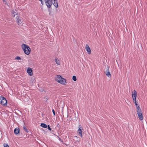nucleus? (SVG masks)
I'll use <instances>...</instances> for the list:
<instances>
[{
    "instance_id": "nucleus-1",
    "label": "nucleus",
    "mask_w": 147,
    "mask_h": 147,
    "mask_svg": "<svg viewBox=\"0 0 147 147\" xmlns=\"http://www.w3.org/2000/svg\"><path fill=\"white\" fill-rule=\"evenodd\" d=\"M55 82L63 85H65L67 83L66 79L60 75H57L54 78Z\"/></svg>"
},
{
    "instance_id": "nucleus-2",
    "label": "nucleus",
    "mask_w": 147,
    "mask_h": 147,
    "mask_svg": "<svg viewBox=\"0 0 147 147\" xmlns=\"http://www.w3.org/2000/svg\"><path fill=\"white\" fill-rule=\"evenodd\" d=\"M45 3L46 5L49 8L51 7L52 4L56 8L58 7V3L57 0H47Z\"/></svg>"
},
{
    "instance_id": "nucleus-3",
    "label": "nucleus",
    "mask_w": 147,
    "mask_h": 147,
    "mask_svg": "<svg viewBox=\"0 0 147 147\" xmlns=\"http://www.w3.org/2000/svg\"><path fill=\"white\" fill-rule=\"evenodd\" d=\"M21 46L24 53L27 55H29L30 53L31 49L29 46L26 44H23Z\"/></svg>"
},
{
    "instance_id": "nucleus-4",
    "label": "nucleus",
    "mask_w": 147,
    "mask_h": 147,
    "mask_svg": "<svg viewBox=\"0 0 147 147\" xmlns=\"http://www.w3.org/2000/svg\"><path fill=\"white\" fill-rule=\"evenodd\" d=\"M137 114L140 120H142L143 118L142 115V112L139 106L136 107Z\"/></svg>"
},
{
    "instance_id": "nucleus-5",
    "label": "nucleus",
    "mask_w": 147,
    "mask_h": 147,
    "mask_svg": "<svg viewBox=\"0 0 147 147\" xmlns=\"http://www.w3.org/2000/svg\"><path fill=\"white\" fill-rule=\"evenodd\" d=\"M132 98L133 102L135 104L136 106H139L137 103L136 101V98L137 96V92L135 90H134L132 92Z\"/></svg>"
},
{
    "instance_id": "nucleus-6",
    "label": "nucleus",
    "mask_w": 147,
    "mask_h": 147,
    "mask_svg": "<svg viewBox=\"0 0 147 147\" xmlns=\"http://www.w3.org/2000/svg\"><path fill=\"white\" fill-rule=\"evenodd\" d=\"M0 104L3 106H6L7 101L6 99L2 96H0Z\"/></svg>"
},
{
    "instance_id": "nucleus-7",
    "label": "nucleus",
    "mask_w": 147,
    "mask_h": 147,
    "mask_svg": "<svg viewBox=\"0 0 147 147\" xmlns=\"http://www.w3.org/2000/svg\"><path fill=\"white\" fill-rule=\"evenodd\" d=\"M82 130H83V127L80 125L79 128L77 130V133L78 135L81 138L82 137Z\"/></svg>"
},
{
    "instance_id": "nucleus-8",
    "label": "nucleus",
    "mask_w": 147,
    "mask_h": 147,
    "mask_svg": "<svg viewBox=\"0 0 147 147\" xmlns=\"http://www.w3.org/2000/svg\"><path fill=\"white\" fill-rule=\"evenodd\" d=\"M85 49L88 55H90L91 53V50L88 44H86L85 46Z\"/></svg>"
},
{
    "instance_id": "nucleus-9",
    "label": "nucleus",
    "mask_w": 147,
    "mask_h": 147,
    "mask_svg": "<svg viewBox=\"0 0 147 147\" xmlns=\"http://www.w3.org/2000/svg\"><path fill=\"white\" fill-rule=\"evenodd\" d=\"M26 72L29 76H32L33 75V74L32 69L30 67H28L27 68Z\"/></svg>"
},
{
    "instance_id": "nucleus-10",
    "label": "nucleus",
    "mask_w": 147,
    "mask_h": 147,
    "mask_svg": "<svg viewBox=\"0 0 147 147\" xmlns=\"http://www.w3.org/2000/svg\"><path fill=\"white\" fill-rule=\"evenodd\" d=\"M15 22L18 25H22L23 24L24 21L23 19H16Z\"/></svg>"
},
{
    "instance_id": "nucleus-11",
    "label": "nucleus",
    "mask_w": 147,
    "mask_h": 147,
    "mask_svg": "<svg viewBox=\"0 0 147 147\" xmlns=\"http://www.w3.org/2000/svg\"><path fill=\"white\" fill-rule=\"evenodd\" d=\"M105 74L109 78L111 77V75L109 72L108 67H107V70L105 71Z\"/></svg>"
},
{
    "instance_id": "nucleus-12",
    "label": "nucleus",
    "mask_w": 147,
    "mask_h": 147,
    "mask_svg": "<svg viewBox=\"0 0 147 147\" xmlns=\"http://www.w3.org/2000/svg\"><path fill=\"white\" fill-rule=\"evenodd\" d=\"M12 15L13 17L15 18H19L18 14L14 11H13Z\"/></svg>"
},
{
    "instance_id": "nucleus-13",
    "label": "nucleus",
    "mask_w": 147,
    "mask_h": 147,
    "mask_svg": "<svg viewBox=\"0 0 147 147\" xmlns=\"http://www.w3.org/2000/svg\"><path fill=\"white\" fill-rule=\"evenodd\" d=\"M14 134H16L17 135L18 134H19L20 133V129L18 127H16V128L14 130Z\"/></svg>"
},
{
    "instance_id": "nucleus-14",
    "label": "nucleus",
    "mask_w": 147,
    "mask_h": 147,
    "mask_svg": "<svg viewBox=\"0 0 147 147\" xmlns=\"http://www.w3.org/2000/svg\"><path fill=\"white\" fill-rule=\"evenodd\" d=\"M56 64L58 65H61V62L60 60L57 58H56L55 60Z\"/></svg>"
},
{
    "instance_id": "nucleus-15",
    "label": "nucleus",
    "mask_w": 147,
    "mask_h": 147,
    "mask_svg": "<svg viewBox=\"0 0 147 147\" xmlns=\"http://www.w3.org/2000/svg\"><path fill=\"white\" fill-rule=\"evenodd\" d=\"M40 126L44 128H46L47 127V125L44 123H41L40 125Z\"/></svg>"
},
{
    "instance_id": "nucleus-16",
    "label": "nucleus",
    "mask_w": 147,
    "mask_h": 147,
    "mask_svg": "<svg viewBox=\"0 0 147 147\" xmlns=\"http://www.w3.org/2000/svg\"><path fill=\"white\" fill-rule=\"evenodd\" d=\"M72 80L74 81H76V80H77V78H76V76H72Z\"/></svg>"
},
{
    "instance_id": "nucleus-17",
    "label": "nucleus",
    "mask_w": 147,
    "mask_h": 147,
    "mask_svg": "<svg viewBox=\"0 0 147 147\" xmlns=\"http://www.w3.org/2000/svg\"><path fill=\"white\" fill-rule=\"evenodd\" d=\"M15 60H21V58L18 56H17L15 57Z\"/></svg>"
},
{
    "instance_id": "nucleus-18",
    "label": "nucleus",
    "mask_w": 147,
    "mask_h": 147,
    "mask_svg": "<svg viewBox=\"0 0 147 147\" xmlns=\"http://www.w3.org/2000/svg\"><path fill=\"white\" fill-rule=\"evenodd\" d=\"M64 116L67 117L68 116V112L67 111H66L64 113Z\"/></svg>"
},
{
    "instance_id": "nucleus-19",
    "label": "nucleus",
    "mask_w": 147,
    "mask_h": 147,
    "mask_svg": "<svg viewBox=\"0 0 147 147\" xmlns=\"http://www.w3.org/2000/svg\"><path fill=\"white\" fill-rule=\"evenodd\" d=\"M3 147H10L9 145L6 143H4L3 144Z\"/></svg>"
},
{
    "instance_id": "nucleus-20",
    "label": "nucleus",
    "mask_w": 147,
    "mask_h": 147,
    "mask_svg": "<svg viewBox=\"0 0 147 147\" xmlns=\"http://www.w3.org/2000/svg\"><path fill=\"white\" fill-rule=\"evenodd\" d=\"M23 129L27 133L28 132V131L26 128L25 126L23 127Z\"/></svg>"
},
{
    "instance_id": "nucleus-21",
    "label": "nucleus",
    "mask_w": 147,
    "mask_h": 147,
    "mask_svg": "<svg viewBox=\"0 0 147 147\" xmlns=\"http://www.w3.org/2000/svg\"><path fill=\"white\" fill-rule=\"evenodd\" d=\"M47 127H48V129L50 131H51V129L50 128V127H49V125H47Z\"/></svg>"
},
{
    "instance_id": "nucleus-22",
    "label": "nucleus",
    "mask_w": 147,
    "mask_h": 147,
    "mask_svg": "<svg viewBox=\"0 0 147 147\" xmlns=\"http://www.w3.org/2000/svg\"><path fill=\"white\" fill-rule=\"evenodd\" d=\"M52 112L54 115H55V113L54 110L53 109L52 110Z\"/></svg>"
},
{
    "instance_id": "nucleus-23",
    "label": "nucleus",
    "mask_w": 147,
    "mask_h": 147,
    "mask_svg": "<svg viewBox=\"0 0 147 147\" xmlns=\"http://www.w3.org/2000/svg\"><path fill=\"white\" fill-rule=\"evenodd\" d=\"M58 137L59 138V140L60 141H61L62 142H63V140L60 138L59 137Z\"/></svg>"
},
{
    "instance_id": "nucleus-24",
    "label": "nucleus",
    "mask_w": 147,
    "mask_h": 147,
    "mask_svg": "<svg viewBox=\"0 0 147 147\" xmlns=\"http://www.w3.org/2000/svg\"><path fill=\"white\" fill-rule=\"evenodd\" d=\"M3 2H5V0H3Z\"/></svg>"
}]
</instances>
